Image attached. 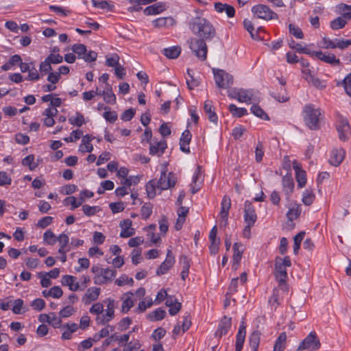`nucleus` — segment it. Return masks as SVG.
I'll return each mask as SVG.
<instances>
[{
	"label": "nucleus",
	"mask_w": 351,
	"mask_h": 351,
	"mask_svg": "<svg viewBox=\"0 0 351 351\" xmlns=\"http://www.w3.org/2000/svg\"><path fill=\"white\" fill-rule=\"evenodd\" d=\"M189 28L198 38L211 40L216 36V30L213 24L206 19L195 17L189 23Z\"/></svg>",
	"instance_id": "nucleus-1"
},
{
	"label": "nucleus",
	"mask_w": 351,
	"mask_h": 351,
	"mask_svg": "<svg viewBox=\"0 0 351 351\" xmlns=\"http://www.w3.org/2000/svg\"><path fill=\"white\" fill-rule=\"evenodd\" d=\"M302 116L305 125L311 130L320 129V121L322 119L321 109L315 108L313 104H308L304 106Z\"/></svg>",
	"instance_id": "nucleus-2"
},
{
	"label": "nucleus",
	"mask_w": 351,
	"mask_h": 351,
	"mask_svg": "<svg viewBox=\"0 0 351 351\" xmlns=\"http://www.w3.org/2000/svg\"><path fill=\"white\" fill-rule=\"evenodd\" d=\"M291 265V262L290 257L288 256H285L284 258H280L279 256L276 257L275 259V276L277 281L279 282V285H283L286 282V280L287 278V272L286 267H290Z\"/></svg>",
	"instance_id": "nucleus-3"
},
{
	"label": "nucleus",
	"mask_w": 351,
	"mask_h": 351,
	"mask_svg": "<svg viewBox=\"0 0 351 351\" xmlns=\"http://www.w3.org/2000/svg\"><path fill=\"white\" fill-rule=\"evenodd\" d=\"M206 41L197 38H193L188 40L191 51L202 61L205 60L207 58L208 47Z\"/></svg>",
	"instance_id": "nucleus-4"
},
{
	"label": "nucleus",
	"mask_w": 351,
	"mask_h": 351,
	"mask_svg": "<svg viewBox=\"0 0 351 351\" xmlns=\"http://www.w3.org/2000/svg\"><path fill=\"white\" fill-rule=\"evenodd\" d=\"M215 81L220 88H228L233 84V77L222 69H213Z\"/></svg>",
	"instance_id": "nucleus-5"
},
{
	"label": "nucleus",
	"mask_w": 351,
	"mask_h": 351,
	"mask_svg": "<svg viewBox=\"0 0 351 351\" xmlns=\"http://www.w3.org/2000/svg\"><path fill=\"white\" fill-rule=\"evenodd\" d=\"M321 346L319 339L315 331H311L300 343L298 350L315 351Z\"/></svg>",
	"instance_id": "nucleus-6"
},
{
	"label": "nucleus",
	"mask_w": 351,
	"mask_h": 351,
	"mask_svg": "<svg viewBox=\"0 0 351 351\" xmlns=\"http://www.w3.org/2000/svg\"><path fill=\"white\" fill-rule=\"evenodd\" d=\"M90 313L96 315L98 324L104 325L114 317V308H90Z\"/></svg>",
	"instance_id": "nucleus-7"
},
{
	"label": "nucleus",
	"mask_w": 351,
	"mask_h": 351,
	"mask_svg": "<svg viewBox=\"0 0 351 351\" xmlns=\"http://www.w3.org/2000/svg\"><path fill=\"white\" fill-rule=\"evenodd\" d=\"M252 12L258 18L264 20L278 19V15L271 10L267 5L263 4L252 7Z\"/></svg>",
	"instance_id": "nucleus-8"
},
{
	"label": "nucleus",
	"mask_w": 351,
	"mask_h": 351,
	"mask_svg": "<svg viewBox=\"0 0 351 351\" xmlns=\"http://www.w3.org/2000/svg\"><path fill=\"white\" fill-rule=\"evenodd\" d=\"M176 180V176L173 173L169 172L167 174L166 170L164 169L161 172L158 181L156 182V186L160 190H167L174 187Z\"/></svg>",
	"instance_id": "nucleus-9"
},
{
	"label": "nucleus",
	"mask_w": 351,
	"mask_h": 351,
	"mask_svg": "<svg viewBox=\"0 0 351 351\" xmlns=\"http://www.w3.org/2000/svg\"><path fill=\"white\" fill-rule=\"evenodd\" d=\"M255 92L253 90L240 89L237 90V96L232 95V93H228L231 98L237 99L239 102L252 103L256 101L258 99L254 95Z\"/></svg>",
	"instance_id": "nucleus-10"
},
{
	"label": "nucleus",
	"mask_w": 351,
	"mask_h": 351,
	"mask_svg": "<svg viewBox=\"0 0 351 351\" xmlns=\"http://www.w3.org/2000/svg\"><path fill=\"white\" fill-rule=\"evenodd\" d=\"M117 274L116 270L110 268H103L101 273L94 276V282L96 285H105L112 281Z\"/></svg>",
	"instance_id": "nucleus-11"
},
{
	"label": "nucleus",
	"mask_w": 351,
	"mask_h": 351,
	"mask_svg": "<svg viewBox=\"0 0 351 351\" xmlns=\"http://www.w3.org/2000/svg\"><path fill=\"white\" fill-rule=\"evenodd\" d=\"M145 289L140 287L135 293H132V299L134 302L139 301L137 307H150L153 304V300L151 298H145Z\"/></svg>",
	"instance_id": "nucleus-12"
},
{
	"label": "nucleus",
	"mask_w": 351,
	"mask_h": 351,
	"mask_svg": "<svg viewBox=\"0 0 351 351\" xmlns=\"http://www.w3.org/2000/svg\"><path fill=\"white\" fill-rule=\"evenodd\" d=\"M336 127L339 139L342 141H348L350 134V128L348 120L343 117H340Z\"/></svg>",
	"instance_id": "nucleus-13"
},
{
	"label": "nucleus",
	"mask_w": 351,
	"mask_h": 351,
	"mask_svg": "<svg viewBox=\"0 0 351 351\" xmlns=\"http://www.w3.org/2000/svg\"><path fill=\"white\" fill-rule=\"evenodd\" d=\"M257 215L254 206L250 201H245L244 206V221L246 224L254 225Z\"/></svg>",
	"instance_id": "nucleus-14"
},
{
	"label": "nucleus",
	"mask_w": 351,
	"mask_h": 351,
	"mask_svg": "<svg viewBox=\"0 0 351 351\" xmlns=\"http://www.w3.org/2000/svg\"><path fill=\"white\" fill-rule=\"evenodd\" d=\"M38 320L40 322H47L54 328H58L62 326V320L60 316H58L54 313H49L48 314H40L38 317Z\"/></svg>",
	"instance_id": "nucleus-15"
},
{
	"label": "nucleus",
	"mask_w": 351,
	"mask_h": 351,
	"mask_svg": "<svg viewBox=\"0 0 351 351\" xmlns=\"http://www.w3.org/2000/svg\"><path fill=\"white\" fill-rule=\"evenodd\" d=\"M246 337V326L245 319L241 322L239 330L236 335L235 351H241Z\"/></svg>",
	"instance_id": "nucleus-16"
},
{
	"label": "nucleus",
	"mask_w": 351,
	"mask_h": 351,
	"mask_svg": "<svg viewBox=\"0 0 351 351\" xmlns=\"http://www.w3.org/2000/svg\"><path fill=\"white\" fill-rule=\"evenodd\" d=\"M232 325V318L228 317L226 315H224L219 321L218 324L217 329L215 333L216 337L219 338L222 337L223 335H226Z\"/></svg>",
	"instance_id": "nucleus-17"
},
{
	"label": "nucleus",
	"mask_w": 351,
	"mask_h": 351,
	"mask_svg": "<svg viewBox=\"0 0 351 351\" xmlns=\"http://www.w3.org/2000/svg\"><path fill=\"white\" fill-rule=\"evenodd\" d=\"M175 263V258L171 250H167L166 259L156 270V274L161 276L167 273V271L173 266Z\"/></svg>",
	"instance_id": "nucleus-18"
},
{
	"label": "nucleus",
	"mask_w": 351,
	"mask_h": 351,
	"mask_svg": "<svg viewBox=\"0 0 351 351\" xmlns=\"http://www.w3.org/2000/svg\"><path fill=\"white\" fill-rule=\"evenodd\" d=\"M346 155V152L343 148H334L331 151L329 163L334 166L338 167L343 162Z\"/></svg>",
	"instance_id": "nucleus-19"
},
{
	"label": "nucleus",
	"mask_w": 351,
	"mask_h": 351,
	"mask_svg": "<svg viewBox=\"0 0 351 351\" xmlns=\"http://www.w3.org/2000/svg\"><path fill=\"white\" fill-rule=\"evenodd\" d=\"M293 169L295 172V178L298 185L300 188H302L306 183V171L302 169L301 165L297 161L293 163Z\"/></svg>",
	"instance_id": "nucleus-20"
},
{
	"label": "nucleus",
	"mask_w": 351,
	"mask_h": 351,
	"mask_svg": "<svg viewBox=\"0 0 351 351\" xmlns=\"http://www.w3.org/2000/svg\"><path fill=\"white\" fill-rule=\"evenodd\" d=\"M132 221L130 219H124L120 221L119 226L121 228L120 237L121 238H128L135 234L134 228H132Z\"/></svg>",
	"instance_id": "nucleus-21"
},
{
	"label": "nucleus",
	"mask_w": 351,
	"mask_h": 351,
	"mask_svg": "<svg viewBox=\"0 0 351 351\" xmlns=\"http://www.w3.org/2000/svg\"><path fill=\"white\" fill-rule=\"evenodd\" d=\"M230 207V198L227 195H224L221 203V211L219 213L220 217L224 221V226H226L228 223L229 210Z\"/></svg>",
	"instance_id": "nucleus-22"
},
{
	"label": "nucleus",
	"mask_w": 351,
	"mask_h": 351,
	"mask_svg": "<svg viewBox=\"0 0 351 351\" xmlns=\"http://www.w3.org/2000/svg\"><path fill=\"white\" fill-rule=\"evenodd\" d=\"M149 145V154L152 156H160L167 147V142L161 141L156 143H151Z\"/></svg>",
	"instance_id": "nucleus-23"
},
{
	"label": "nucleus",
	"mask_w": 351,
	"mask_h": 351,
	"mask_svg": "<svg viewBox=\"0 0 351 351\" xmlns=\"http://www.w3.org/2000/svg\"><path fill=\"white\" fill-rule=\"evenodd\" d=\"M78 325L75 323H66L61 326L62 333L61 339L63 340H69L72 338V334L78 329Z\"/></svg>",
	"instance_id": "nucleus-24"
},
{
	"label": "nucleus",
	"mask_w": 351,
	"mask_h": 351,
	"mask_svg": "<svg viewBox=\"0 0 351 351\" xmlns=\"http://www.w3.org/2000/svg\"><path fill=\"white\" fill-rule=\"evenodd\" d=\"M99 293L100 288L93 287L88 289L82 298V301L84 305H89L92 302L96 300L99 295Z\"/></svg>",
	"instance_id": "nucleus-25"
},
{
	"label": "nucleus",
	"mask_w": 351,
	"mask_h": 351,
	"mask_svg": "<svg viewBox=\"0 0 351 351\" xmlns=\"http://www.w3.org/2000/svg\"><path fill=\"white\" fill-rule=\"evenodd\" d=\"M192 135L189 130H184L180 139V147L182 152L189 154L190 152L189 143L191 140Z\"/></svg>",
	"instance_id": "nucleus-26"
},
{
	"label": "nucleus",
	"mask_w": 351,
	"mask_h": 351,
	"mask_svg": "<svg viewBox=\"0 0 351 351\" xmlns=\"http://www.w3.org/2000/svg\"><path fill=\"white\" fill-rule=\"evenodd\" d=\"M300 205L296 203H291L289 206V210L287 213L288 221L291 222V226H293V221L298 218L301 214Z\"/></svg>",
	"instance_id": "nucleus-27"
},
{
	"label": "nucleus",
	"mask_w": 351,
	"mask_h": 351,
	"mask_svg": "<svg viewBox=\"0 0 351 351\" xmlns=\"http://www.w3.org/2000/svg\"><path fill=\"white\" fill-rule=\"evenodd\" d=\"M282 189L286 195L287 199L289 201L294 189V182L291 177L284 176L282 178Z\"/></svg>",
	"instance_id": "nucleus-28"
},
{
	"label": "nucleus",
	"mask_w": 351,
	"mask_h": 351,
	"mask_svg": "<svg viewBox=\"0 0 351 351\" xmlns=\"http://www.w3.org/2000/svg\"><path fill=\"white\" fill-rule=\"evenodd\" d=\"M316 58L332 65H338L340 64V60L336 58L335 56L332 53L325 54L322 51H319L316 54Z\"/></svg>",
	"instance_id": "nucleus-29"
},
{
	"label": "nucleus",
	"mask_w": 351,
	"mask_h": 351,
	"mask_svg": "<svg viewBox=\"0 0 351 351\" xmlns=\"http://www.w3.org/2000/svg\"><path fill=\"white\" fill-rule=\"evenodd\" d=\"M215 9L219 13L225 12L226 15L230 18L233 17L235 14V10L234 7L226 3H222L220 2L215 3Z\"/></svg>",
	"instance_id": "nucleus-30"
},
{
	"label": "nucleus",
	"mask_w": 351,
	"mask_h": 351,
	"mask_svg": "<svg viewBox=\"0 0 351 351\" xmlns=\"http://www.w3.org/2000/svg\"><path fill=\"white\" fill-rule=\"evenodd\" d=\"M261 336V332L259 330H254L250 335L248 341L252 351H258Z\"/></svg>",
	"instance_id": "nucleus-31"
},
{
	"label": "nucleus",
	"mask_w": 351,
	"mask_h": 351,
	"mask_svg": "<svg viewBox=\"0 0 351 351\" xmlns=\"http://www.w3.org/2000/svg\"><path fill=\"white\" fill-rule=\"evenodd\" d=\"M57 241L59 243L60 247L58 253H63L64 252H69L71 250L69 246V237L64 233L60 234L57 237Z\"/></svg>",
	"instance_id": "nucleus-32"
},
{
	"label": "nucleus",
	"mask_w": 351,
	"mask_h": 351,
	"mask_svg": "<svg viewBox=\"0 0 351 351\" xmlns=\"http://www.w3.org/2000/svg\"><path fill=\"white\" fill-rule=\"evenodd\" d=\"M204 110L205 112L207 114L210 121L216 123L217 122L218 117L215 112L212 101L206 100L204 102Z\"/></svg>",
	"instance_id": "nucleus-33"
},
{
	"label": "nucleus",
	"mask_w": 351,
	"mask_h": 351,
	"mask_svg": "<svg viewBox=\"0 0 351 351\" xmlns=\"http://www.w3.org/2000/svg\"><path fill=\"white\" fill-rule=\"evenodd\" d=\"M166 9V5L164 3H156L152 5L147 7L144 10V13L146 15L158 14L161 13Z\"/></svg>",
	"instance_id": "nucleus-34"
},
{
	"label": "nucleus",
	"mask_w": 351,
	"mask_h": 351,
	"mask_svg": "<svg viewBox=\"0 0 351 351\" xmlns=\"http://www.w3.org/2000/svg\"><path fill=\"white\" fill-rule=\"evenodd\" d=\"M76 278L69 275L63 276L62 278V284L64 286H69L71 291H77L80 286L78 282H75Z\"/></svg>",
	"instance_id": "nucleus-35"
},
{
	"label": "nucleus",
	"mask_w": 351,
	"mask_h": 351,
	"mask_svg": "<svg viewBox=\"0 0 351 351\" xmlns=\"http://www.w3.org/2000/svg\"><path fill=\"white\" fill-rule=\"evenodd\" d=\"M166 311L162 308H156L155 311L149 313L147 318L151 322H158L163 319L166 316Z\"/></svg>",
	"instance_id": "nucleus-36"
},
{
	"label": "nucleus",
	"mask_w": 351,
	"mask_h": 351,
	"mask_svg": "<svg viewBox=\"0 0 351 351\" xmlns=\"http://www.w3.org/2000/svg\"><path fill=\"white\" fill-rule=\"evenodd\" d=\"M286 332H281L276 340L273 351H284L286 348Z\"/></svg>",
	"instance_id": "nucleus-37"
},
{
	"label": "nucleus",
	"mask_w": 351,
	"mask_h": 351,
	"mask_svg": "<svg viewBox=\"0 0 351 351\" xmlns=\"http://www.w3.org/2000/svg\"><path fill=\"white\" fill-rule=\"evenodd\" d=\"M181 53V47L180 46H173L165 48L162 51V53L169 59L177 58Z\"/></svg>",
	"instance_id": "nucleus-38"
},
{
	"label": "nucleus",
	"mask_w": 351,
	"mask_h": 351,
	"mask_svg": "<svg viewBox=\"0 0 351 351\" xmlns=\"http://www.w3.org/2000/svg\"><path fill=\"white\" fill-rule=\"evenodd\" d=\"M21 62V57L19 55L12 56L8 61L1 66V69L3 71H8L12 69L14 66L19 65Z\"/></svg>",
	"instance_id": "nucleus-39"
},
{
	"label": "nucleus",
	"mask_w": 351,
	"mask_h": 351,
	"mask_svg": "<svg viewBox=\"0 0 351 351\" xmlns=\"http://www.w3.org/2000/svg\"><path fill=\"white\" fill-rule=\"evenodd\" d=\"M93 139L91 136L86 134L83 136L80 150L82 152H91L93 150V146L90 144V141Z\"/></svg>",
	"instance_id": "nucleus-40"
},
{
	"label": "nucleus",
	"mask_w": 351,
	"mask_h": 351,
	"mask_svg": "<svg viewBox=\"0 0 351 351\" xmlns=\"http://www.w3.org/2000/svg\"><path fill=\"white\" fill-rule=\"evenodd\" d=\"M232 248L234 251V254L232 257L233 262L234 263L238 264L241 261L242 258V254L243 252V245L241 243H234L233 244Z\"/></svg>",
	"instance_id": "nucleus-41"
},
{
	"label": "nucleus",
	"mask_w": 351,
	"mask_h": 351,
	"mask_svg": "<svg viewBox=\"0 0 351 351\" xmlns=\"http://www.w3.org/2000/svg\"><path fill=\"white\" fill-rule=\"evenodd\" d=\"M104 99L108 104H114L116 103V96L112 92V86L108 84L104 90Z\"/></svg>",
	"instance_id": "nucleus-42"
},
{
	"label": "nucleus",
	"mask_w": 351,
	"mask_h": 351,
	"mask_svg": "<svg viewBox=\"0 0 351 351\" xmlns=\"http://www.w3.org/2000/svg\"><path fill=\"white\" fill-rule=\"evenodd\" d=\"M69 122L73 125L81 127L86 123L84 115L79 112H76V117H71L69 118Z\"/></svg>",
	"instance_id": "nucleus-43"
},
{
	"label": "nucleus",
	"mask_w": 351,
	"mask_h": 351,
	"mask_svg": "<svg viewBox=\"0 0 351 351\" xmlns=\"http://www.w3.org/2000/svg\"><path fill=\"white\" fill-rule=\"evenodd\" d=\"M347 21L343 16H339L330 22V26L332 29H342L346 25Z\"/></svg>",
	"instance_id": "nucleus-44"
},
{
	"label": "nucleus",
	"mask_w": 351,
	"mask_h": 351,
	"mask_svg": "<svg viewBox=\"0 0 351 351\" xmlns=\"http://www.w3.org/2000/svg\"><path fill=\"white\" fill-rule=\"evenodd\" d=\"M229 111L234 117H241L247 114V111L244 108H238L234 104H230L228 107Z\"/></svg>",
	"instance_id": "nucleus-45"
},
{
	"label": "nucleus",
	"mask_w": 351,
	"mask_h": 351,
	"mask_svg": "<svg viewBox=\"0 0 351 351\" xmlns=\"http://www.w3.org/2000/svg\"><path fill=\"white\" fill-rule=\"evenodd\" d=\"M337 86H343L346 94L351 97V73H350L341 82L337 83Z\"/></svg>",
	"instance_id": "nucleus-46"
},
{
	"label": "nucleus",
	"mask_w": 351,
	"mask_h": 351,
	"mask_svg": "<svg viewBox=\"0 0 351 351\" xmlns=\"http://www.w3.org/2000/svg\"><path fill=\"white\" fill-rule=\"evenodd\" d=\"M251 112L255 116L263 119L269 120L268 115L264 112V110L258 105L254 104L250 108Z\"/></svg>",
	"instance_id": "nucleus-47"
},
{
	"label": "nucleus",
	"mask_w": 351,
	"mask_h": 351,
	"mask_svg": "<svg viewBox=\"0 0 351 351\" xmlns=\"http://www.w3.org/2000/svg\"><path fill=\"white\" fill-rule=\"evenodd\" d=\"M121 299L123 302L121 307H133L134 305L132 299V292H128L123 294Z\"/></svg>",
	"instance_id": "nucleus-48"
},
{
	"label": "nucleus",
	"mask_w": 351,
	"mask_h": 351,
	"mask_svg": "<svg viewBox=\"0 0 351 351\" xmlns=\"http://www.w3.org/2000/svg\"><path fill=\"white\" fill-rule=\"evenodd\" d=\"M72 51L77 54L78 58L84 59L87 51L86 47L83 44H75L72 47Z\"/></svg>",
	"instance_id": "nucleus-49"
},
{
	"label": "nucleus",
	"mask_w": 351,
	"mask_h": 351,
	"mask_svg": "<svg viewBox=\"0 0 351 351\" xmlns=\"http://www.w3.org/2000/svg\"><path fill=\"white\" fill-rule=\"evenodd\" d=\"M43 241L45 243L53 245L57 242V237L51 230H47L43 234Z\"/></svg>",
	"instance_id": "nucleus-50"
},
{
	"label": "nucleus",
	"mask_w": 351,
	"mask_h": 351,
	"mask_svg": "<svg viewBox=\"0 0 351 351\" xmlns=\"http://www.w3.org/2000/svg\"><path fill=\"white\" fill-rule=\"evenodd\" d=\"M145 188L148 197L149 199L154 198L156 196V188H157L156 182L154 180L149 181Z\"/></svg>",
	"instance_id": "nucleus-51"
},
{
	"label": "nucleus",
	"mask_w": 351,
	"mask_h": 351,
	"mask_svg": "<svg viewBox=\"0 0 351 351\" xmlns=\"http://www.w3.org/2000/svg\"><path fill=\"white\" fill-rule=\"evenodd\" d=\"M22 165L27 166L31 171L34 170L38 166V164L34 162V156L32 154H29L23 158Z\"/></svg>",
	"instance_id": "nucleus-52"
},
{
	"label": "nucleus",
	"mask_w": 351,
	"mask_h": 351,
	"mask_svg": "<svg viewBox=\"0 0 351 351\" xmlns=\"http://www.w3.org/2000/svg\"><path fill=\"white\" fill-rule=\"evenodd\" d=\"M141 345L138 339L131 341L123 346L122 351H137Z\"/></svg>",
	"instance_id": "nucleus-53"
},
{
	"label": "nucleus",
	"mask_w": 351,
	"mask_h": 351,
	"mask_svg": "<svg viewBox=\"0 0 351 351\" xmlns=\"http://www.w3.org/2000/svg\"><path fill=\"white\" fill-rule=\"evenodd\" d=\"M152 205L151 203L145 204L141 209V215L143 219H148L152 213Z\"/></svg>",
	"instance_id": "nucleus-54"
},
{
	"label": "nucleus",
	"mask_w": 351,
	"mask_h": 351,
	"mask_svg": "<svg viewBox=\"0 0 351 351\" xmlns=\"http://www.w3.org/2000/svg\"><path fill=\"white\" fill-rule=\"evenodd\" d=\"M304 234L305 233L304 232H300L298 234H297L293 238V241H294L293 253L295 254H297L298 252V250L300 247V243H301L302 239H304Z\"/></svg>",
	"instance_id": "nucleus-55"
},
{
	"label": "nucleus",
	"mask_w": 351,
	"mask_h": 351,
	"mask_svg": "<svg viewBox=\"0 0 351 351\" xmlns=\"http://www.w3.org/2000/svg\"><path fill=\"white\" fill-rule=\"evenodd\" d=\"M315 199V195L312 191L306 190L304 194L302 199V202L307 206H310L313 204Z\"/></svg>",
	"instance_id": "nucleus-56"
},
{
	"label": "nucleus",
	"mask_w": 351,
	"mask_h": 351,
	"mask_svg": "<svg viewBox=\"0 0 351 351\" xmlns=\"http://www.w3.org/2000/svg\"><path fill=\"white\" fill-rule=\"evenodd\" d=\"M289 29L291 34L294 36L296 38L302 39L304 38V34L302 29L293 24H289Z\"/></svg>",
	"instance_id": "nucleus-57"
},
{
	"label": "nucleus",
	"mask_w": 351,
	"mask_h": 351,
	"mask_svg": "<svg viewBox=\"0 0 351 351\" xmlns=\"http://www.w3.org/2000/svg\"><path fill=\"white\" fill-rule=\"evenodd\" d=\"M134 280L132 278H128L125 274H122L119 278L115 280V284L119 287H122L125 285L130 284L132 285Z\"/></svg>",
	"instance_id": "nucleus-58"
},
{
	"label": "nucleus",
	"mask_w": 351,
	"mask_h": 351,
	"mask_svg": "<svg viewBox=\"0 0 351 351\" xmlns=\"http://www.w3.org/2000/svg\"><path fill=\"white\" fill-rule=\"evenodd\" d=\"M165 304L167 307H181L182 304L178 302V299L174 295H167L166 298Z\"/></svg>",
	"instance_id": "nucleus-59"
},
{
	"label": "nucleus",
	"mask_w": 351,
	"mask_h": 351,
	"mask_svg": "<svg viewBox=\"0 0 351 351\" xmlns=\"http://www.w3.org/2000/svg\"><path fill=\"white\" fill-rule=\"evenodd\" d=\"M264 147L262 142L258 141L257 143L255 154H256V160L257 162H260L263 160V157L264 156Z\"/></svg>",
	"instance_id": "nucleus-60"
},
{
	"label": "nucleus",
	"mask_w": 351,
	"mask_h": 351,
	"mask_svg": "<svg viewBox=\"0 0 351 351\" xmlns=\"http://www.w3.org/2000/svg\"><path fill=\"white\" fill-rule=\"evenodd\" d=\"M167 295L168 294L165 289H160L158 292L154 301H153V304H155V305L160 304L161 302H162L164 300H166V298H167Z\"/></svg>",
	"instance_id": "nucleus-61"
},
{
	"label": "nucleus",
	"mask_w": 351,
	"mask_h": 351,
	"mask_svg": "<svg viewBox=\"0 0 351 351\" xmlns=\"http://www.w3.org/2000/svg\"><path fill=\"white\" fill-rule=\"evenodd\" d=\"M82 210L86 216L90 217L95 215L99 210V208L98 206H90L85 204L82 206Z\"/></svg>",
	"instance_id": "nucleus-62"
},
{
	"label": "nucleus",
	"mask_w": 351,
	"mask_h": 351,
	"mask_svg": "<svg viewBox=\"0 0 351 351\" xmlns=\"http://www.w3.org/2000/svg\"><path fill=\"white\" fill-rule=\"evenodd\" d=\"M140 181V179L138 176H130L129 178H125L122 182L121 184L127 187H130L132 185L137 184Z\"/></svg>",
	"instance_id": "nucleus-63"
},
{
	"label": "nucleus",
	"mask_w": 351,
	"mask_h": 351,
	"mask_svg": "<svg viewBox=\"0 0 351 351\" xmlns=\"http://www.w3.org/2000/svg\"><path fill=\"white\" fill-rule=\"evenodd\" d=\"M339 9L343 12V16L346 19H351V5L345 3H340Z\"/></svg>",
	"instance_id": "nucleus-64"
}]
</instances>
